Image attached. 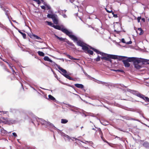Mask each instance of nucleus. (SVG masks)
Returning a JSON list of instances; mask_svg holds the SVG:
<instances>
[{
  "label": "nucleus",
  "mask_w": 149,
  "mask_h": 149,
  "mask_svg": "<svg viewBox=\"0 0 149 149\" xmlns=\"http://www.w3.org/2000/svg\"><path fill=\"white\" fill-rule=\"evenodd\" d=\"M91 49L95 52L97 54H100L104 57L101 58V59L108 61L109 58H111L113 59H118L119 60H121L125 58H127V57L122 56H119L116 55L107 54L104 53L94 48L91 47Z\"/></svg>",
  "instance_id": "f257e3e1"
},
{
  "label": "nucleus",
  "mask_w": 149,
  "mask_h": 149,
  "mask_svg": "<svg viewBox=\"0 0 149 149\" xmlns=\"http://www.w3.org/2000/svg\"><path fill=\"white\" fill-rule=\"evenodd\" d=\"M62 31L68 36L74 42L77 41V38L75 36L72 34V32L68 31L67 29H62Z\"/></svg>",
  "instance_id": "f03ea898"
},
{
  "label": "nucleus",
  "mask_w": 149,
  "mask_h": 149,
  "mask_svg": "<svg viewBox=\"0 0 149 149\" xmlns=\"http://www.w3.org/2000/svg\"><path fill=\"white\" fill-rule=\"evenodd\" d=\"M142 61V58H138L134 63L135 68L137 69L141 68L142 67L139 64L141 62L143 63Z\"/></svg>",
  "instance_id": "7ed1b4c3"
},
{
  "label": "nucleus",
  "mask_w": 149,
  "mask_h": 149,
  "mask_svg": "<svg viewBox=\"0 0 149 149\" xmlns=\"http://www.w3.org/2000/svg\"><path fill=\"white\" fill-rule=\"evenodd\" d=\"M127 91H128L130 93L137 96L139 97H141V93H140L138 91H137L135 90H131L130 89H128Z\"/></svg>",
  "instance_id": "20e7f679"
},
{
  "label": "nucleus",
  "mask_w": 149,
  "mask_h": 149,
  "mask_svg": "<svg viewBox=\"0 0 149 149\" xmlns=\"http://www.w3.org/2000/svg\"><path fill=\"white\" fill-rule=\"evenodd\" d=\"M38 122H39L42 125H44L46 126H47L48 125H49V122H48L42 118H38L37 120Z\"/></svg>",
  "instance_id": "39448f33"
},
{
  "label": "nucleus",
  "mask_w": 149,
  "mask_h": 149,
  "mask_svg": "<svg viewBox=\"0 0 149 149\" xmlns=\"http://www.w3.org/2000/svg\"><path fill=\"white\" fill-rule=\"evenodd\" d=\"M64 139H65L68 141H70V140H73V139H74L75 140H77V139L74 137H70L67 135H65L64 136Z\"/></svg>",
  "instance_id": "423d86ee"
},
{
  "label": "nucleus",
  "mask_w": 149,
  "mask_h": 149,
  "mask_svg": "<svg viewBox=\"0 0 149 149\" xmlns=\"http://www.w3.org/2000/svg\"><path fill=\"white\" fill-rule=\"evenodd\" d=\"M57 67L58 69L61 70L62 72L63 73H61L62 75H63L64 76L65 74H66L67 73V71L66 70L64 69L63 68H62L61 67H60L58 65L57 66Z\"/></svg>",
  "instance_id": "0eeeda50"
},
{
  "label": "nucleus",
  "mask_w": 149,
  "mask_h": 149,
  "mask_svg": "<svg viewBox=\"0 0 149 149\" xmlns=\"http://www.w3.org/2000/svg\"><path fill=\"white\" fill-rule=\"evenodd\" d=\"M138 58L135 57H129L126 60H127V61H128V62H131L133 61L134 63V62H135V61H136L137 59Z\"/></svg>",
  "instance_id": "6e6552de"
},
{
  "label": "nucleus",
  "mask_w": 149,
  "mask_h": 149,
  "mask_svg": "<svg viewBox=\"0 0 149 149\" xmlns=\"http://www.w3.org/2000/svg\"><path fill=\"white\" fill-rule=\"evenodd\" d=\"M7 132V131L4 130L3 128L1 127L0 126V133L2 135H3L5 134H6Z\"/></svg>",
  "instance_id": "1a4fd4ad"
},
{
  "label": "nucleus",
  "mask_w": 149,
  "mask_h": 149,
  "mask_svg": "<svg viewBox=\"0 0 149 149\" xmlns=\"http://www.w3.org/2000/svg\"><path fill=\"white\" fill-rule=\"evenodd\" d=\"M123 62L124 65L125 67H129L130 66V64L128 63L127 60H123Z\"/></svg>",
  "instance_id": "9d476101"
},
{
  "label": "nucleus",
  "mask_w": 149,
  "mask_h": 149,
  "mask_svg": "<svg viewBox=\"0 0 149 149\" xmlns=\"http://www.w3.org/2000/svg\"><path fill=\"white\" fill-rule=\"evenodd\" d=\"M136 32L140 35L142 34L143 33V30L141 28H138V30L136 31Z\"/></svg>",
  "instance_id": "9b49d317"
},
{
  "label": "nucleus",
  "mask_w": 149,
  "mask_h": 149,
  "mask_svg": "<svg viewBox=\"0 0 149 149\" xmlns=\"http://www.w3.org/2000/svg\"><path fill=\"white\" fill-rule=\"evenodd\" d=\"M53 27L55 28V29H57L58 30H61L62 31V29H66L63 28H61V26L58 25H53Z\"/></svg>",
  "instance_id": "f8f14e48"
},
{
  "label": "nucleus",
  "mask_w": 149,
  "mask_h": 149,
  "mask_svg": "<svg viewBox=\"0 0 149 149\" xmlns=\"http://www.w3.org/2000/svg\"><path fill=\"white\" fill-rule=\"evenodd\" d=\"M74 86L78 88L81 89L83 88L84 87V85L81 84H74Z\"/></svg>",
  "instance_id": "ddd939ff"
},
{
  "label": "nucleus",
  "mask_w": 149,
  "mask_h": 149,
  "mask_svg": "<svg viewBox=\"0 0 149 149\" xmlns=\"http://www.w3.org/2000/svg\"><path fill=\"white\" fill-rule=\"evenodd\" d=\"M86 44H85L82 47V49L84 50L85 52V53L87 52V51L88 49V47L86 46Z\"/></svg>",
  "instance_id": "4468645a"
},
{
  "label": "nucleus",
  "mask_w": 149,
  "mask_h": 149,
  "mask_svg": "<svg viewBox=\"0 0 149 149\" xmlns=\"http://www.w3.org/2000/svg\"><path fill=\"white\" fill-rule=\"evenodd\" d=\"M141 97H140V98L143 99L146 101L149 102V98L146 97L144 96L143 95H141Z\"/></svg>",
  "instance_id": "2eb2a0df"
},
{
  "label": "nucleus",
  "mask_w": 149,
  "mask_h": 149,
  "mask_svg": "<svg viewBox=\"0 0 149 149\" xmlns=\"http://www.w3.org/2000/svg\"><path fill=\"white\" fill-rule=\"evenodd\" d=\"M77 45L79 46L82 47L85 44L81 40H78L77 41Z\"/></svg>",
  "instance_id": "dca6fc26"
},
{
  "label": "nucleus",
  "mask_w": 149,
  "mask_h": 149,
  "mask_svg": "<svg viewBox=\"0 0 149 149\" xmlns=\"http://www.w3.org/2000/svg\"><path fill=\"white\" fill-rule=\"evenodd\" d=\"M43 59L45 61H47L51 63L52 62V61L47 56H45L44 58Z\"/></svg>",
  "instance_id": "f3484780"
},
{
  "label": "nucleus",
  "mask_w": 149,
  "mask_h": 149,
  "mask_svg": "<svg viewBox=\"0 0 149 149\" xmlns=\"http://www.w3.org/2000/svg\"><path fill=\"white\" fill-rule=\"evenodd\" d=\"M48 97L49 99L51 100H52L53 101H56L55 98L50 95H48Z\"/></svg>",
  "instance_id": "a211bd4d"
},
{
  "label": "nucleus",
  "mask_w": 149,
  "mask_h": 149,
  "mask_svg": "<svg viewBox=\"0 0 149 149\" xmlns=\"http://www.w3.org/2000/svg\"><path fill=\"white\" fill-rule=\"evenodd\" d=\"M53 21L54 23L55 24H58V20L55 18V16L52 18Z\"/></svg>",
  "instance_id": "6ab92c4d"
},
{
  "label": "nucleus",
  "mask_w": 149,
  "mask_h": 149,
  "mask_svg": "<svg viewBox=\"0 0 149 149\" xmlns=\"http://www.w3.org/2000/svg\"><path fill=\"white\" fill-rule=\"evenodd\" d=\"M64 77L70 80H73V79L70 76L67 74H65Z\"/></svg>",
  "instance_id": "aec40b11"
},
{
  "label": "nucleus",
  "mask_w": 149,
  "mask_h": 149,
  "mask_svg": "<svg viewBox=\"0 0 149 149\" xmlns=\"http://www.w3.org/2000/svg\"><path fill=\"white\" fill-rule=\"evenodd\" d=\"M1 8L5 12V14L7 16H8V10H6V9L4 8L2 6H1Z\"/></svg>",
  "instance_id": "412c9836"
},
{
  "label": "nucleus",
  "mask_w": 149,
  "mask_h": 149,
  "mask_svg": "<svg viewBox=\"0 0 149 149\" xmlns=\"http://www.w3.org/2000/svg\"><path fill=\"white\" fill-rule=\"evenodd\" d=\"M111 71H115L116 72H123V70H115V69H111Z\"/></svg>",
  "instance_id": "4be33fe9"
},
{
  "label": "nucleus",
  "mask_w": 149,
  "mask_h": 149,
  "mask_svg": "<svg viewBox=\"0 0 149 149\" xmlns=\"http://www.w3.org/2000/svg\"><path fill=\"white\" fill-rule=\"evenodd\" d=\"M86 53L87 54H91V55H93V52L91 50H89L88 49V50L87 51V52H86Z\"/></svg>",
  "instance_id": "5701e85b"
},
{
  "label": "nucleus",
  "mask_w": 149,
  "mask_h": 149,
  "mask_svg": "<svg viewBox=\"0 0 149 149\" xmlns=\"http://www.w3.org/2000/svg\"><path fill=\"white\" fill-rule=\"evenodd\" d=\"M68 122V120L65 119H62L61 120V123L63 124H65Z\"/></svg>",
  "instance_id": "b1692460"
},
{
  "label": "nucleus",
  "mask_w": 149,
  "mask_h": 149,
  "mask_svg": "<svg viewBox=\"0 0 149 149\" xmlns=\"http://www.w3.org/2000/svg\"><path fill=\"white\" fill-rule=\"evenodd\" d=\"M38 54L40 56H44V54L42 52L39 51L38 52Z\"/></svg>",
  "instance_id": "393cba45"
},
{
  "label": "nucleus",
  "mask_w": 149,
  "mask_h": 149,
  "mask_svg": "<svg viewBox=\"0 0 149 149\" xmlns=\"http://www.w3.org/2000/svg\"><path fill=\"white\" fill-rule=\"evenodd\" d=\"M18 31L19 33H20L22 36L24 38H26V34L25 33H23L20 30H19Z\"/></svg>",
  "instance_id": "a878e982"
},
{
  "label": "nucleus",
  "mask_w": 149,
  "mask_h": 149,
  "mask_svg": "<svg viewBox=\"0 0 149 149\" xmlns=\"http://www.w3.org/2000/svg\"><path fill=\"white\" fill-rule=\"evenodd\" d=\"M142 60L143 63H147L148 64H149V60L142 59Z\"/></svg>",
  "instance_id": "bb28decb"
},
{
  "label": "nucleus",
  "mask_w": 149,
  "mask_h": 149,
  "mask_svg": "<svg viewBox=\"0 0 149 149\" xmlns=\"http://www.w3.org/2000/svg\"><path fill=\"white\" fill-rule=\"evenodd\" d=\"M32 36H33L36 39L41 40V38L40 37L38 36L37 35H36L35 34H33Z\"/></svg>",
  "instance_id": "cd10ccee"
},
{
  "label": "nucleus",
  "mask_w": 149,
  "mask_h": 149,
  "mask_svg": "<svg viewBox=\"0 0 149 149\" xmlns=\"http://www.w3.org/2000/svg\"><path fill=\"white\" fill-rule=\"evenodd\" d=\"M54 17V15H53L50 14H48L47 15V17L49 18H51L52 19Z\"/></svg>",
  "instance_id": "c85d7f7f"
},
{
  "label": "nucleus",
  "mask_w": 149,
  "mask_h": 149,
  "mask_svg": "<svg viewBox=\"0 0 149 149\" xmlns=\"http://www.w3.org/2000/svg\"><path fill=\"white\" fill-rule=\"evenodd\" d=\"M56 36V38H57L58 39L61 41H64L65 40V38H60L57 36Z\"/></svg>",
  "instance_id": "c756f323"
},
{
  "label": "nucleus",
  "mask_w": 149,
  "mask_h": 149,
  "mask_svg": "<svg viewBox=\"0 0 149 149\" xmlns=\"http://www.w3.org/2000/svg\"><path fill=\"white\" fill-rule=\"evenodd\" d=\"M46 22L47 23V24L53 27L54 25H53V24L51 22H49L47 21H46Z\"/></svg>",
  "instance_id": "7c9ffc66"
},
{
  "label": "nucleus",
  "mask_w": 149,
  "mask_h": 149,
  "mask_svg": "<svg viewBox=\"0 0 149 149\" xmlns=\"http://www.w3.org/2000/svg\"><path fill=\"white\" fill-rule=\"evenodd\" d=\"M11 58L12 60L14 61L16 63H17L18 62V61L17 58H15L14 59V58H13L12 57H11Z\"/></svg>",
  "instance_id": "2f4dec72"
},
{
  "label": "nucleus",
  "mask_w": 149,
  "mask_h": 149,
  "mask_svg": "<svg viewBox=\"0 0 149 149\" xmlns=\"http://www.w3.org/2000/svg\"><path fill=\"white\" fill-rule=\"evenodd\" d=\"M95 60L97 61H99L100 60V57L98 56L95 59Z\"/></svg>",
  "instance_id": "473e14b6"
},
{
  "label": "nucleus",
  "mask_w": 149,
  "mask_h": 149,
  "mask_svg": "<svg viewBox=\"0 0 149 149\" xmlns=\"http://www.w3.org/2000/svg\"><path fill=\"white\" fill-rule=\"evenodd\" d=\"M67 56H68V57L70 59H74L73 58V57L71 56H70V55L69 54L67 55Z\"/></svg>",
  "instance_id": "72a5a7b5"
},
{
  "label": "nucleus",
  "mask_w": 149,
  "mask_h": 149,
  "mask_svg": "<svg viewBox=\"0 0 149 149\" xmlns=\"http://www.w3.org/2000/svg\"><path fill=\"white\" fill-rule=\"evenodd\" d=\"M0 27L2 28L5 29H6V27L4 26L3 24H1V23L0 24Z\"/></svg>",
  "instance_id": "f704fd0d"
},
{
  "label": "nucleus",
  "mask_w": 149,
  "mask_h": 149,
  "mask_svg": "<svg viewBox=\"0 0 149 149\" xmlns=\"http://www.w3.org/2000/svg\"><path fill=\"white\" fill-rule=\"evenodd\" d=\"M97 131L99 132L100 134H102V131L100 128H98Z\"/></svg>",
  "instance_id": "c9c22d12"
},
{
  "label": "nucleus",
  "mask_w": 149,
  "mask_h": 149,
  "mask_svg": "<svg viewBox=\"0 0 149 149\" xmlns=\"http://www.w3.org/2000/svg\"><path fill=\"white\" fill-rule=\"evenodd\" d=\"M119 85L121 86V87L122 88H127L126 86H125L124 85H123V84H120Z\"/></svg>",
  "instance_id": "e433bc0d"
},
{
  "label": "nucleus",
  "mask_w": 149,
  "mask_h": 149,
  "mask_svg": "<svg viewBox=\"0 0 149 149\" xmlns=\"http://www.w3.org/2000/svg\"><path fill=\"white\" fill-rule=\"evenodd\" d=\"M106 11L108 12V13H111V12L112 13V14H113V13L112 12V10H111L110 11H109L108 10H107L106 8Z\"/></svg>",
  "instance_id": "4c0bfd02"
},
{
  "label": "nucleus",
  "mask_w": 149,
  "mask_h": 149,
  "mask_svg": "<svg viewBox=\"0 0 149 149\" xmlns=\"http://www.w3.org/2000/svg\"><path fill=\"white\" fill-rule=\"evenodd\" d=\"M121 41L122 42L126 44V42H125V40L124 38H122L121 39Z\"/></svg>",
  "instance_id": "58836bf2"
},
{
  "label": "nucleus",
  "mask_w": 149,
  "mask_h": 149,
  "mask_svg": "<svg viewBox=\"0 0 149 149\" xmlns=\"http://www.w3.org/2000/svg\"><path fill=\"white\" fill-rule=\"evenodd\" d=\"M34 1L37 2L38 4H40V3L39 0H34Z\"/></svg>",
  "instance_id": "ea45409f"
},
{
  "label": "nucleus",
  "mask_w": 149,
  "mask_h": 149,
  "mask_svg": "<svg viewBox=\"0 0 149 149\" xmlns=\"http://www.w3.org/2000/svg\"><path fill=\"white\" fill-rule=\"evenodd\" d=\"M13 135L15 137H16L17 136V134L15 133V132L13 133Z\"/></svg>",
  "instance_id": "a19ab883"
},
{
  "label": "nucleus",
  "mask_w": 149,
  "mask_h": 149,
  "mask_svg": "<svg viewBox=\"0 0 149 149\" xmlns=\"http://www.w3.org/2000/svg\"><path fill=\"white\" fill-rule=\"evenodd\" d=\"M141 19V17H138L137 18V20L138 22H139L140 21V20Z\"/></svg>",
  "instance_id": "79ce46f5"
},
{
  "label": "nucleus",
  "mask_w": 149,
  "mask_h": 149,
  "mask_svg": "<svg viewBox=\"0 0 149 149\" xmlns=\"http://www.w3.org/2000/svg\"><path fill=\"white\" fill-rule=\"evenodd\" d=\"M100 82V83L102 84H106L105 85L106 86H107L108 85V84L107 83H104V82H102L101 81Z\"/></svg>",
  "instance_id": "37998d69"
},
{
  "label": "nucleus",
  "mask_w": 149,
  "mask_h": 149,
  "mask_svg": "<svg viewBox=\"0 0 149 149\" xmlns=\"http://www.w3.org/2000/svg\"><path fill=\"white\" fill-rule=\"evenodd\" d=\"M132 43V42L131 41H130L128 42H126V44H131Z\"/></svg>",
  "instance_id": "c03bdc74"
},
{
  "label": "nucleus",
  "mask_w": 149,
  "mask_h": 149,
  "mask_svg": "<svg viewBox=\"0 0 149 149\" xmlns=\"http://www.w3.org/2000/svg\"><path fill=\"white\" fill-rule=\"evenodd\" d=\"M8 66H9V67H10V69H12V71H13V72H14V70L13 69V68H12V67L10 65V64H9V65H8Z\"/></svg>",
  "instance_id": "a18cd8bd"
},
{
  "label": "nucleus",
  "mask_w": 149,
  "mask_h": 149,
  "mask_svg": "<svg viewBox=\"0 0 149 149\" xmlns=\"http://www.w3.org/2000/svg\"><path fill=\"white\" fill-rule=\"evenodd\" d=\"M41 8L42 9H45V6H41Z\"/></svg>",
  "instance_id": "49530a36"
},
{
  "label": "nucleus",
  "mask_w": 149,
  "mask_h": 149,
  "mask_svg": "<svg viewBox=\"0 0 149 149\" xmlns=\"http://www.w3.org/2000/svg\"><path fill=\"white\" fill-rule=\"evenodd\" d=\"M46 6L47 7V9H49L51 8L50 6Z\"/></svg>",
  "instance_id": "de8ad7c7"
},
{
  "label": "nucleus",
  "mask_w": 149,
  "mask_h": 149,
  "mask_svg": "<svg viewBox=\"0 0 149 149\" xmlns=\"http://www.w3.org/2000/svg\"><path fill=\"white\" fill-rule=\"evenodd\" d=\"M0 112H3V114L6 113L7 112H8L7 111H0Z\"/></svg>",
  "instance_id": "09e8293b"
},
{
  "label": "nucleus",
  "mask_w": 149,
  "mask_h": 149,
  "mask_svg": "<svg viewBox=\"0 0 149 149\" xmlns=\"http://www.w3.org/2000/svg\"><path fill=\"white\" fill-rule=\"evenodd\" d=\"M68 106L70 107H71V108H73V107H74V106H72L70 105V104H68Z\"/></svg>",
  "instance_id": "8fccbe9b"
},
{
  "label": "nucleus",
  "mask_w": 149,
  "mask_h": 149,
  "mask_svg": "<svg viewBox=\"0 0 149 149\" xmlns=\"http://www.w3.org/2000/svg\"><path fill=\"white\" fill-rule=\"evenodd\" d=\"M111 58H109V59H108V61H109V62H110L111 63L112 62V60L111 59Z\"/></svg>",
  "instance_id": "3c124183"
},
{
  "label": "nucleus",
  "mask_w": 149,
  "mask_h": 149,
  "mask_svg": "<svg viewBox=\"0 0 149 149\" xmlns=\"http://www.w3.org/2000/svg\"><path fill=\"white\" fill-rule=\"evenodd\" d=\"M74 0H70V2L71 3H72L73 1H74Z\"/></svg>",
  "instance_id": "603ef678"
},
{
  "label": "nucleus",
  "mask_w": 149,
  "mask_h": 149,
  "mask_svg": "<svg viewBox=\"0 0 149 149\" xmlns=\"http://www.w3.org/2000/svg\"><path fill=\"white\" fill-rule=\"evenodd\" d=\"M85 75L87 76V77H90V76L88 75L86 73H85Z\"/></svg>",
  "instance_id": "864d4df0"
},
{
  "label": "nucleus",
  "mask_w": 149,
  "mask_h": 149,
  "mask_svg": "<svg viewBox=\"0 0 149 149\" xmlns=\"http://www.w3.org/2000/svg\"><path fill=\"white\" fill-rule=\"evenodd\" d=\"M63 16L65 18L67 16L65 14H64L63 15Z\"/></svg>",
  "instance_id": "5fc2aeb1"
},
{
  "label": "nucleus",
  "mask_w": 149,
  "mask_h": 149,
  "mask_svg": "<svg viewBox=\"0 0 149 149\" xmlns=\"http://www.w3.org/2000/svg\"><path fill=\"white\" fill-rule=\"evenodd\" d=\"M146 144H147V145H149V144H148V143H146V142H145L144 143V144L143 145L144 146L145 145H146Z\"/></svg>",
  "instance_id": "6e6d98bb"
},
{
  "label": "nucleus",
  "mask_w": 149,
  "mask_h": 149,
  "mask_svg": "<svg viewBox=\"0 0 149 149\" xmlns=\"http://www.w3.org/2000/svg\"><path fill=\"white\" fill-rule=\"evenodd\" d=\"M113 16L115 17H117V15L116 14H113Z\"/></svg>",
  "instance_id": "4d7b16f0"
},
{
  "label": "nucleus",
  "mask_w": 149,
  "mask_h": 149,
  "mask_svg": "<svg viewBox=\"0 0 149 149\" xmlns=\"http://www.w3.org/2000/svg\"><path fill=\"white\" fill-rule=\"evenodd\" d=\"M0 58L1 59H2L3 61L6 62V61H5L4 59H2V58L1 57H0Z\"/></svg>",
  "instance_id": "13d9d810"
},
{
  "label": "nucleus",
  "mask_w": 149,
  "mask_h": 149,
  "mask_svg": "<svg viewBox=\"0 0 149 149\" xmlns=\"http://www.w3.org/2000/svg\"><path fill=\"white\" fill-rule=\"evenodd\" d=\"M2 119L3 120H6V119L5 118H4V117H2Z\"/></svg>",
  "instance_id": "bf43d9fd"
},
{
  "label": "nucleus",
  "mask_w": 149,
  "mask_h": 149,
  "mask_svg": "<svg viewBox=\"0 0 149 149\" xmlns=\"http://www.w3.org/2000/svg\"><path fill=\"white\" fill-rule=\"evenodd\" d=\"M6 63H7L8 65H9V64H9V63L8 62H6Z\"/></svg>",
  "instance_id": "052dcab7"
},
{
  "label": "nucleus",
  "mask_w": 149,
  "mask_h": 149,
  "mask_svg": "<svg viewBox=\"0 0 149 149\" xmlns=\"http://www.w3.org/2000/svg\"><path fill=\"white\" fill-rule=\"evenodd\" d=\"M146 119L148 120V121H149V119L148 118H146Z\"/></svg>",
  "instance_id": "680f3d73"
},
{
  "label": "nucleus",
  "mask_w": 149,
  "mask_h": 149,
  "mask_svg": "<svg viewBox=\"0 0 149 149\" xmlns=\"http://www.w3.org/2000/svg\"><path fill=\"white\" fill-rule=\"evenodd\" d=\"M66 1H67V2H69V1H70V0H66Z\"/></svg>",
  "instance_id": "e2e57ef3"
},
{
  "label": "nucleus",
  "mask_w": 149,
  "mask_h": 149,
  "mask_svg": "<svg viewBox=\"0 0 149 149\" xmlns=\"http://www.w3.org/2000/svg\"><path fill=\"white\" fill-rule=\"evenodd\" d=\"M13 22H16V21H15V20H13Z\"/></svg>",
  "instance_id": "0e129e2a"
},
{
  "label": "nucleus",
  "mask_w": 149,
  "mask_h": 149,
  "mask_svg": "<svg viewBox=\"0 0 149 149\" xmlns=\"http://www.w3.org/2000/svg\"><path fill=\"white\" fill-rule=\"evenodd\" d=\"M142 19L143 20H144V18H142Z\"/></svg>",
  "instance_id": "69168bd1"
},
{
  "label": "nucleus",
  "mask_w": 149,
  "mask_h": 149,
  "mask_svg": "<svg viewBox=\"0 0 149 149\" xmlns=\"http://www.w3.org/2000/svg\"><path fill=\"white\" fill-rule=\"evenodd\" d=\"M92 129L93 130H95V129L94 128H93Z\"/></svg>",
  "instance_id": "338daca9"
},
{
  "label": "nucleus",
  "mask_w": 149,
  "mask_h": 149,
  "mask_svg": "<svg viewBox=\"0 0 149 149\" xmlns=\"http://www.w3.org/2000/svg\"><path fill=\"white\" fill-rule=\"evenodd\" d=\"M61 83H62L63 84H65L64 83H62V82H61Z\"/></svg>",
  "instance_id": "774afa93"
}]
</instances>
